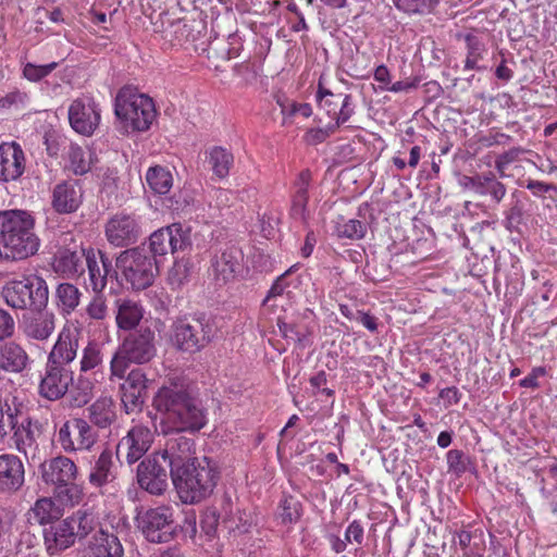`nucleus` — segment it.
Wrapping results in <instances>:
<instances>
[{
	"instance_id": "60",
	"label": "nucleus",
	"mask_w": 557,
	"mask_h": 557,
	"mask_svg": "<svg viewBox=\"0 0 557 557\" xmlns=\"http://www.w3.org/2000/svg\"><path fill=\"white\" fill-rule=\"evenodd\" d=\"M277 327L284 338L290 339L294 343H300L304 338V334L298 330L296 324L287 323L278 319Z\"/></svg>"
},
{
	"instance_id": "31",
	"label": "nucleus",
	"mask_w": 557,
	"mask_h": 557,
	"mask_svg": "<svg viewBox=\"0 0 557 557\" xmlns=\"http://www.w3.org/2000/svg\"><path fill=\"white\" fill-rule=\"evenodd\" d=\"M29 364L26 350L15 342L0 345V370L8 373H22Z\"/></svg>"
},
{
	"instance_id": "53",
	"label": "nucleus",
	"mask_w": 557,
	"mask_h": 557,
	"mask_svg": "<svg viewBox=\"0 0 557 557\" xmlns=\"http://www.w3.org/2000/svg\"><path fill=\"white\" fill-rule=\"evenodd\" d=\"M32 512L39 524L49 523L54 517V504L50 498H40L35 503Z\"/></svg>"
},
{
	"instance_id": "1",
	"label": "nucleus",
	"mask_w": 557,
	"mask_h": 557,
	"mask_svg": "<svg viewBox=\"0 0 557 557\" xmlns=\"http://www.w3.org/2000/svg\"><path fill=\"white\" fill-rule=\"evenodd\" d=\"M153 407L166 414L169 431L199 432L208 423V411L183 377H170L156 393Z\"/></svg>"
},
{
	"instance_id": "17",
	"label": "nucleus",
	"mask_w": 557,
	"mask_h": 557,
	"mask_svg": "<svg viewBox=\"0 0 557 557\" xmlns=\"http://www.w3.org/2000/svg\"><path fill=\"white\" fill-rule=\"evenodd\" d=\"M153 432L146 425L137 424L131 428L116 445V459L124 456L128 465L140 460L151 447Z\"/></svg>"
},
{
	"instance_id": "39",
	"label": "nucleus",
	"mask_w": 557,
	"mask_h": 557,
	"mask_svg": "<svg viewBox=\"0 0 557 557\" xmlns=\"http://www.w3.org/2000/svg\"><path fill=\"white\" fill-rule=\"evenodd\" d=\"M82 293L71 283H61L55 290L57 306L62 314H71L79 305Z\"/></svg>"
},
{
	"instance_id": "56",
	"label": "nucleus",
	"mask_w": 557,
	"mask_h": 557,
	"mask_svg": "<svg viewBox=\"0 0 557 557\" xmlns=\"http://www.w3.org/2000/svg\"><path fill=\"white\" fill-rule=\"evenodd\" d=\"M505 226L508 230L518 226L522 222L523 205L519 199L512 200L509 208L504 212Z\"/></svg>"
},
{
	"instance_id": "6",
	"label": "nucleus",
	"mask_w": 557,
	"mask_h": 557,
	"mask_svg": "<svg viewBox=\"0 0 557 557\" xmlns=\"http://www.w3.org/2000/svg\"><path fill=\"white\" fill-rule=\"evenodd\" d=\"M157 356L156 333L148 326L129 333L119 346L110 361V380L123 379L128 366L146 364Z\"/></svg>"
},
{
	"instance_id": "26",
	"label": "nucleus",
	"mask_w": 557,
	"mask_h": 557,
	"mask_svg": "<svg viewBox=\"0 0 557 557\" xmlns=\"http://www.w3.org/2000/svg\"><path fill=\"white\" fill-rule=\"evenodd\" d=\"M44 433V424L38 419H33L27 413L24 420L12 432V440L15 448L24 454H28L37 447V438Z\"/></svg>"
},
{
	"instance_id": "37",
	"label": "nucleus",
	"mask_w": 557,
	"mask_h": 557,
	"mask_svg": "<svg viewBox=\"0 0 557 557\" xmlns=\"http://www.w3.org/2000/svg\"><path fill=\"white\" fill-rule=\"evenodd\" d=\"M206 154L213 175L219 180L227 177L234 164L233 153L226 148L214 146Z\"/></svg>"
},
{
	"instance_id": "12",
	"label": "nucleus",
	"mask_w": 557,
	"mask_h": 557,
	"mask_svg": "<svg viewBox=\"0 0 557 557\" xmlns=\"http://www.w3.org/2000/svg\"><path fill=\"white\" fill-rule=\"evenodd\" d=\"M137 527L151 543H166L174 534L173 509L158 506L139 511L136 516Z\"/></svg>"
},
{
	"instance_id": "46",
	"label": "nucleus",
	"mask_w": 557,
	"mask_h": 557,
	"mask_svg": "<svg viewBox=\"0 0 557 557\" xmlns=\"http://www.w3.org/2000/svg\"><path fill=\"white\" fill-rule=\"evenodd\" d=\"M334 232L338 238L359 240L366 236L367 226L359 220H345L343 216H341L336 222Z\"/></svg>"
},
{
	"instance_id": "35",
	"label": "nucleus",
	"mask_w": 557,
	"mask_h": 557,
	"mask_svg": "<svg viewBox=\"0 0 557 557\" xmlns=\"http://www.w3.org/2000/svg\"><path fill=\"white\" fill-rule=\"evenodd\" d=\"M311 183V172L301 171L293 186L292 215L296 219L305 220L309 200V186Z\"/></svg>"
},
{
	"instance_id": "57",
	"label": "nucleus",
	"mask_w": 557,
	"mask_h": 557,
	"mask_svg": "<svg viewBox=\"0 0 557 557\" xmlns=\"http://www.w3.org/2000/svg\"><path fill=\"white\" fill-rule=\"evenodd\" d=\"M147 392L121 391V400L127 413L141 408Z\"/></svg>"
},
{
	"instance_id": "61",
	"label": "nucleus",
	"mask_w": 557,
	"mask_h": 557,
	"mask_svg": "<svg viewBox=\"0 0 557 557\" xmlns=\"http://www.w3.org/2000/svg\"><path fill=\"white\" fill-rule=\"evenodd\" d=\"M522 152L523 149L521 148H511L499 154L495 160V169L503 175L508 164L513 162Z\"/></svg>"
},
{
	"instance_id": "28",
	"label": "nucleus",
	"mask_w": 557,
	"mask_h": 557,
	"mask_svg": "<svg viewBox=\"0 0 557 557\" xmlns=\"http://www.w3.org/2000/svg\"><path fill=\"white\" fill-rule=\"evenodd\" d=\"M86 411V420L94 429H108L117 419L116 404L111 396H100L87 407Z\"/></svg>"
},
{
	"instance_id": "41",
	"label": "nucleus",
	"mask_w": 557,
	"mask_h": 557,
	"mask_svg": "<svg viewBox=\"0 0 557 557\" xmlns=\"http://www.w3.org/2000/svg\"><path fill=\"white\" fill-rule=\"evenodd\" d=\"M146 183L158 195H165L173 185V177L169 170L161 165L151 166L146 173Z\"/></svg>"
},
{
	"instance_id": "49",
	"label": "nucleus",
	"mask_w": 557,
	"mask_h": 557,
	"mask_svg": "<svg viewBox=\"0 0 557 557\" xmlns=\"http://www.w3.org/2000/svg\"><path fill=\"white\" fill-rule=\"evenodd\" d=\"M70 168L75 175H84L90 171V161L86 158L84 149L71 144L67 152Z\"/></svg>"
},
{
	"instance_id": "2",
	"label": "nucleus",
	"mask_w": 557,
	"mask_h": 557,
	"mask_svg": "<svg viewBox=\"0 0 557 557\" xmlns=\"http://www.w3.org/2000/svg\"><path fill=\"white\" fill-rule=\"evenodd\" d=\"M79 347L78 333L63 329L52 346L44 374L38 385L39 395L50 401L63 398L73 384L74 372L71 363L76 359Z\"/></svg>"
},
{
	"instance_id": "22",
	"label": "nucleus",
	"mask_w": 557,
	"mask_h": 557,
	"mask_svg": "<svg viewBox=\"0 0 557 557\" xmlns=\"http://www.w3.org/2000/svg\"><path fill=\"white\" fill-rule=\"evenodd\" d=\"M25 482V468L21 458L13 454L0 455V496L17 493Z\"/></svg>"
},
{
	"instance_id": "64",
	"label": "nucleus",
	"mask_w": 557,
	"mask_h": 557,
	"mask_svg": "<svg viewBox=\"0 0 557 557\" xmlns=\"http://www.w3.org/2000/svg\"><path fill=\"white\" fill-rule=\"evenodd\" d=\"M14 333V320L4 309H0V341L11 337Z\"/></svg>"
},
{
	"instance_id": "58",
	"label": "nucleus",
	"mask_w": 557,
	"mask_h": 557,
	"mask_svg": "<svg viewBox=\"0 0 557 557\" xmlns=\"http://www.w3.org/2000/svg\"><path fill=\"white\" fill-rule=\"evenodd\" d=\"M218 511L220 513L221 523L224 527L233 519L235 513H239V508L228 494H224L221 498L220 509H218Z\"/></svg>"
},
{
	"instance_id": "55",
	"label": "nucleus",
	"mask_w": 557,
	"mask_h": 557,
	"mask_svg": "<svg viewBox=\"0 0 557 557\" xmlns=\"http://www.w3.org/2000/svg\"><path fill=\"white\" fill-rule=\"evenodd\" d=\"M219 524L222 523L218 508H207L200 518V527L202 531L207 535L213 536L216 532Z\"/></svg>"
},
{
	"instance_id": "43",
	"label": "nucleus",
	"mask_w": 557,
	"mask_h": 557,
	"mask_svg": "<svg viewBox=\"0 0 557 557\" xmlns=\"http://www.w3.org/2000/svg\"><path fill=\"white\" fill-rule=\"evenodd\" d=\"M29 95L17 87L0 90V113L23 110L29 103Z\"/></svg>"
},
{
	"instance_id": "10",
	"label": "nucleus",
	"mask_w": 557,
	"mask_h": 557,
	"mask_svg": "<svg viewBox=\"0 0 557 557\" xmlns=\"http://www.w3.org/2000/svg\"><path fill=\"white\" fill-rule=\"evenodd\" d=\"M215 333L216 326L210 317H186L174 322L171 342L178 351L193 355L206 348Z\"/></svg>"
},
{
	"instance_id": "45",
	"label": "nucleus",
	"mask_w": 557,
	"mask_h": 557,
	"mask_svg": "<svg viewBox=\"0 0 557 557\" xmlns=\"http://www.w3.org/2000/svg\"><path fill=\"white\" fill-rule=\"evenodd\" d=\"M193 273V263L188 259H178L169 270L168 283L172 289H178L190 280Z\"/></svg>"
},
{
	"instance_id": "44",
	"label": "nucleus",
	"mask_w": 557,
	"mask_h": 557,
	"mask_svg": "<svg viewBox=\"0 0 557 557\" xmlns=\"http://www.w3.org/2000/svg\"><path fill=\"white\" fill-rule=\"evenodd\" d=\"M441 0H393L395 8L407 15H429L435 12Z\"/></svg>"
},
{
	"instance_id": "47",
	"label": "nucleus",
	"mask_w": 557,
	"mask_h": 557,
	"mask_svg": "<svg viewBox=\"0 0 557 557\" xmlns=\"http://www.w3.org/2000/svg\"><path fill=\"white\" fill-rule=\"evenodd\" d=\"M67 520L71 522V527H73L76 539L86 537L97 524L95 515L82 509L77 510L73 516L67 517Z\"/></svg>"
},
{
	"instance_id": "18",
	"label": "nucleus",
	"mask_w": 557,
	"mask_h": 557,
	"mask_svg": "<svg viewBox=\"0 0 557 557\" xmlns=\"http://www.w3.org/2000/svg\"><path fill=\"white\" fill-rule=\"evenodd\" d=\"M463 189L487 198L492 205H499L507 195V186L493 172L463 175L460 180Z\"/></svg>"
},
{
	"instance_id": "29",
	"label": "nucleus",
	"mask_w": 557,
	"mask_h": 557,
	"mask_svg": "<svg viewBox=\"0 0 557 557\" xmlns=\"http://www.w3.org/2000/svg\"><path fill=\"white\" fill-rule=\"evenodd\" d=\"M45 545L49 555L64 550L75 543L76 536L67 518L44 531Z\"/></svg>"
},
{
	"instance_id": "23",
	"label": "nucleus",
	"mask_w": 557,
	"mask_h": 557,
	"mask_svg": "<svg viewBox=\"0 0 557 557\" xmlns=\"http://www.w3.org/2000/svg\"><path fill=\"white\" fill-rule=\"evenodd\" d=\"M25 164L24 151L17 143L0 145V182L9 183L18 180L25 171Z\"/></svg>"
},
{
	"instance_id": "54",
	"label": "nucleus",
	"mask_w": 557,
	"mask_h": 557,
	"mask_svg": "<svg viewBox=\"0 0 557 557\" xmlns=\"http://www.w3.org/2000/svg\"><path fill=\"white\" fill-rule=\"evenodd\" d=\"M296 268H297V264H294L289 269H287L284 273H282L280 276L276 277V280L273 282L271 288L269 289L267 297L263 300V305L268 304L271 299L282 296L285 293L286 288L289 286L287 278L292 273H294Z\"/></svg>"
},
{
	"instance_id": "62",
	"label": "nucleus",
	"mask_w": 557,
	"mask_h": 557,
	"mask_svg": "<svg viewBox=\"0 0 557 557\" xmlns=\"http://www.w3.org/2000/svg\"><path fill=\"white\" fill-rule=\"evenodd\" d=\"M546 374L547 370L545 367H534L524 379L519 381V385L524 388H539V377L545 376Z\"/></svg>"
},
{
	"instance_id": "7",
	"label": "nucleus",
	"mask_w": 557,
	"mask_h": 557,
	"mask_svg": "<svg viewBox=\"0 0 557 557\" xmlns=\"http://www.w3.org/2000/svg\"><path fill=\"white\" fill-rule=\"evenodd\" d=\"M42 481L52 486L53 495L63 506L73 507L83 499V490L75 483L78 475L76 463L65 455L44 461L40 467Z\"/></svg>"
},
{
	"instance_id": "19",
	"label": "nucleus",
	"mask_w": 557,
	"mask_h": 557,
	"mask_svg": "<svg viewBox=\"0 0 557 557\" xmlns=\"http://www.w3.org/2000/svg\"><path fill=\"white\" fill-rule=\"evenodd\" d=\"M117 460L110 445H104L90 463L87 476L88 483L95 488H102L113 484L119 474Z\"/></svg>"
},
{
	"instance_id": "42",
	"label": "nucleus",
	"mask_w": 557,
	"mask_h": 557,
	"mask_svg": "<svg viewBox=\"0 0 557 557\" xmlns=\"http://www.w3.org/2000/svg\"><path fill=\"white\" fill-rule=\"evenodd\" d=\"M277 509V518L285 525L298 522L302 516L301 502L296 496L289 494H283Z\"/></svg>"
},
{
	"instance_id": "15",
	"label": "nucleus",
	"mask_w": 557,
	"mask_h": 557,
	"mask_svg": "<svg viewBox=\"0 0 557 557\" xmlns=\"http://www.w3.org/2000/svg\"><path fill=\"white\" fill-rule=\"evenodd\" d=\"M191 245L190 230L180 223H173L154 231L149 236V244L146 247L149 255L159 260L169 252L186 251L191 248Z\"/></svg>"
},
{
	"instance_id": "38",
	"label": "nucleus",
	"mask_w": 557,
	"mask_h": 557,
	"mask_svg": "<svg viewBox=\"0 0 557 557\" xmlns=\"http://www.w3.org/2000/svg\"><path fill=\"white\" fill-rule=\"evenodd\" d=\"M463 40L466 42L467 55L465 60L466 71H485L486 66H482L479 62L483 59L486 52V47L483 41L473 34H466Z\"/></svg>"
},
{
	"instance_id": "8",
	"label": "nucleus",
	"mask_w": 557,
	"mask_h": 557,
	"mask_svg": "<svg viewBox=\"0 0 557 557\" xmlns=\"http://www.w3.org/2000/svg\"><path fill=\"white\" fill-rule=\"evenodd\" d=\"M1 296L13 309L41 311L48 305L49 289L41 276L30 274L8 281L1 289Z\"/></svg>"
},
{
	"instance_id": "20",
	"label": "nucleus",
	"mask_w": 557,
	"mask_h": 557,
	"mask_svg": "<svg viewBox=\"0 0 557 557\" xmlns=\"http://www.w3.org/2000/svg\"><path fill=\"white\" fill-rule=\"evenodd\" d=\"M186 431H169V426L162 425V433L171 435L163 450L158 451L161 456L166 457L171 463V472L173 468L185 466L190 462L195 454V441L184 435Z\"/></svg>"
},
{
	"instance_id": "24",
	"label": "nucleus",
	"mask_w": 557,
	"mask_h": 557,
	"mask_svg": "<svg viewBox=\"0 0 557 557\" xmlns=\"http://www.w3.org/2000/svg\"><path fill=\"white\" fill-rule=\"evenodd\" d=\"M83 202V189L77 181H63L52 190L51 206L60 214L76 212Z\"/></svg>"
},
{
	"instance_id": "32",
	"label": "nucleus",
	"mask_w": 557,
	"mask_h": 557,
	"mask_svg": "<svg viewBox=\"0 0 557 557\" xmlns=\"http://www.w3.org/2000/svg\"><path fill=\"white\" fill-rule=\"evenodd\" d=\"M115 322L120 330L135 329L144 317L143 306L131 298L117 297L114 300Z\"/></svg>"
},
{
	"instance_id": "48",
	"label": "nucleus",
	"mask_w": 557,
	"mask_h": 557,
	"mask_svg": "<svg viewBox=\"0 0 557 557\" xmlns=\"http://www.w3.org/2000/svg\"><path fill=\"white\" fill-rule=\"evenodd\" d=\"M86 314L90 320L104 321L110 317L107 298L102 292L95 293L86 306Z\"/></svg>"
},
{
	"instance_id": "34",
	"label": "nucleus",
	"mask_w": 557,
	"mask_h": 557,
	"mask_svg": "<svg viewBox=\"0 0 557 557\" xmlns=\"http://www.w3.org/2000/svg\"><path fill=\"white\" fill-rule=\"evenodd\" d=\"M124 549L119 537L99 530L89 543V557H123Z\"/></svg>"
},
{
	"instance_id": "14",
	"label": "nucleus",
	"mask_w": 557,
	"mask_h": 557,
	"mask_svg": "<svg viewBox=\"0 0 557 557\" xmlns=\"http://www.w3.org/2000/svg\"><path fill=\"white\" fill-rule=\"evenodd\" d=\"M104 234L109 244L114 247L132 246L144 235L141 218L134 212H117L107 221Z\"/></svg>"
},
{
	"instance_id": "63",
	"label": "nucleus",
	"mask_w": 557,
	"mask_h": 557,
	"mask_svg": "<svg viewBox=\"0 0 557 557\" xmlns=\"http://www.w3.org/2000/svg\"><path fill=\"white\" fill-rule=\"evenodd\" d=\"M250 527V523L248 522V519L246 518V515L243 513L239 510V513H235L233 519L228 521L224 528L227 529L230 532H237V533H246L248 532Z\"/></svg>"
},
{
	"instance_id": "40",
	"label": "nucleus",
	"mask_w": 557,
	"mask_h": 557,
	"mask_svg": "<svg viewBox=\"0 0 557 557\" xmlns=\"http://www.w3.org/2000/svg\"><path fill=\"white\" fill-rule=\"evenodd\" d=\"M103 364V352L101 346L96 342H88L82 349L79 357V372H98Z\"/></svg>"
},
{
	"instance_id": "27",
	"label": "nucleus",
	"mask_w": 557,
	"mask_h": 557,
	"mask_svg": "<svg viewBox=\"0 0 557 557\" xmlns=\"http://www.w3.org/2000/svg\"><path fill=\"white\" fill-rule=\"evenodd\" d=\"M99 259L96 253L90 250L87 252L85 265L88 270L89 282L94 293L103 292L107 286L108 276L112 273L116 275V271L112 268L111 259L98 251Z\"/></svg>"
},
{
	"instance_id": "52",
	"label": "nucleus",
	"mask_w": 557,
	"mask_h": 557,
	"mask_svg": "<svg viewBox=\"0 0 557 557\" xmlns=\"http://www.w3.org/2000/svg\"><path fill=\"white\" fill-rule=\"evenodd\" d=\"M58 66L57 62H51L44 65H37L32 62H27L23 65L22 76L33 83L40 82L47 77Z\"/></svg>"
},
{
	"instance_id": "3",
	"label": "nucleus",
	"mask_w": 557,
	"mask_h": 557,
	"mask_svg": "<svg viewBox=\"0 0 557 557\" xmlns=\"http://www.w3.org/2000/svg\"><path fill=\"white\" fill-rule=\"evenodd\" d=\"M39 248L35 218L28 211H0V262L26 260L37 255Z\"/></svg>"
},
{
	"instance_id": "16",
	"label": "nucleus",
	"mask_w": 557,
	"mask_h": 557,
	"mask_svg": "<svg viewBox=\"0 0 557 557\" xmlns=\"http://www.w3.org/2000/svg\"><path fill=\"white\" fill-rule=\"evenodd\" d=\"M100 108L94 98L83 96L72 101L69 107V122L78 134L91 136L100 124Z\"/></svg>"
},
{
	"instance_id": "59",
	"label": "nucleus",
	"mask_w": 557,
	"mask_h": 557,
	"mask_svg": "<svg viewBox=\"0 0 557 557\" xmlns=\"http://www.w3.org/2000/svg\"><path fill=\"white\" fill-rule=\"evenodd\" d=\"M342 104L339 111L336 110L334 117H337L339 123L345 124L355 113V104L352 96L349 94L342 95Z\"/></svg>"
},
{
	"instance_id": "51",
	"label": "nucleus",
	"mask_w": 557,
	"mask_h": 557,
	"mask_svg": "<svg viewBox=\"0 0 557 557\" xmlns=\"http://www.w3.org/2000/svg\"><path fill=\"white\" fill-rule=\"evenodd\" d=\"M447 471L460 478L468 470L469 457L460 449H450L446 454Z\"/></svg>"
},
{
	"instance_id": "21",
	"label": "nucleus",
	"mask_w": 557,
	"mask_h": 557,
	"mask_svg": "<svg viewBox=\"0 0 557 557\" xmlns=\"http://www.w3.org/2000/svg\"><path fill=\"white\" fill-rule=\"evenodd\" d=\"M244 253L237 246H228L211 260V272L216 284L223 285L236 277L242 269Z\"/></svg>"
},
{
	"instance_id": "50",
	"label": "nucleus",
	"mask_w": 557,
	"mask_h": 557,
	"mask_svg": "<svg viewBox=\"0 0 557 557\" xmlns=\"http://www.w3.org/2000/svg\"><path fill=\"white\" fill-rule=\"evenodd\" d=\"M122 380L124 382L121 384L120 391L147 392L148 379L146 373L139 368L131 370L127 374L125 373Z\"/></svg>"
},
{
	"instance_id": "25",
	"label": "nucleus",
	"mask_w": 557,
	"mask_h": 557,
	"mask_svg": "<svg viewBox=\"0 0 557 557\" xmlns=\"http://www.w3.org/2000/svg\"><path fill=\"white\" fill-rule=\"evenodd\" d=\"M27 409L23 400L13 395L0 397V442L24 420Z\"/></svg>"
},
{
	"instance_id": "4",
	"label": "nucleus",
	"mask_w": 557,
	"mask_h": 557,
	"mask_svg": "<svg viewBox=\"0 0 557 557\" xmlns=\"http://www.w3.org/2000/svg\"><path fill=\"white\" fill-rule=\"evenodd\" d=\"M172 482L185 504H197L208 498L220 480V468L210 457H194L185 466L173 468Z\"/></svg>"
},
{
	"instance_id": "11",
	"label": "nucleus",
	"mask_w": 557,
	"mask_h": 557,
	"mask_svg": "<svg viewBox=\"0 0 557 557\" xmlns=\"http://www.w3.org/2000/svg\"><path fill=\"white\" fill-rule=\"evenodd\" d=\"M57 444L66 455L91 451L98 442V432L82 417L65 420L57 431Z\"/></svg>"
},
{
	"instance_id": "30",
	"label": "nucleus",
	"mask_w": 557,
	"mask_h": 557,
	"mask_svg": "<svg viewBox=\"0 0 557 557\" xmlns=\"http://www.w3.org/2000/svg\"><path fill=\"white\" fill-rule=\"evenodd\" d=\"M33 314L23 320L24 334L33 339L45 341L53 333L55 317L45 310L32 311Z\"/></svg>"
},
{
	"instance_id": "36",
	"label": "nucleus",
	"mask_w": 557,
	"mask_h": 557,
	"mask_svg": "<svg viewBox=\"0 0 557 557\" xmlns=\"http://www.w3.org/2000/svg\"><path fill=\"white\" fill-rule=\"evenodd\" d=\"M94 382L81 373L75 381L73 380L65 395L69 407L79 409L86 406L94 397Z\"/></svg>"
},
{
	"instance_id": "5",
	"label": "nucleus",
	"mask_w": 557,
	"mask_h": 557,
	"mask_svg": "<svg viewBox=\"0 0 557 557\" xmlns=\"http://www.w3.org/2000/svg\"><path fill=\"white\" fill-rule=\"evenodd\" d=\"M114 113L124 134L148 131L157 116L153 100L129 86L116 94Z\"/></svg>"
},
{
	"instance_id": "9",
	"label": "nucleus",
	"mask_w": 557,
	"mask_h": 557,
	"mask_svg": "<svg viewBox=\"0 0 557 557\" xmlns=\"http://www.w3.org/2000/svg\"><path fill=\"white\" fill-rule=\"evenodd\" d=\"M115 265L125 282L135 290L151 286L159 274V260L149 255L146 244L120 252Z\"/></svg>"
},
{
	"instance_id": "13",
	"label": "nucleus",
	"mask_w": 557,
	"mask_h": 557,
	"mask_svg": "<svg viewBox=\"0 0 557 557\" xmlns=\"http://www.w3.org/2000/svg\"><path fill=\"white\" fill-rule=\"evenodd\" d=\"M171 461L158 451L143 459L137 466V483L151 495H162L169 485Z\"/></svg>"
},
{
	"instance_id": "33",
	"label": "nucleus",
	"mask_w": 557,
	"mask_h": 557,
	"mask_svg": "<svg viewBox=\"0 0 557 557\" xmlns=\"http://www.w3.org/2000/svg\"><path fill=\"white\" fill-rule=\"evenodd\" d=\"M87 252L63 249L59 251L53 261V269L64 277L73 278L85 272Z\"/></svg>"
}]
</instances>
